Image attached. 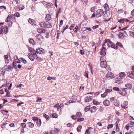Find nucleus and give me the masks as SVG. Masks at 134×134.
I'll return each instance as SVG.
<instances>
[{
  "label": "nucleus",
  "instance_id": "nucleus-21",
  "mask_svg": "<svg viewBox=\"0 0 134 134\" xmlns=\"http://www.w3.org/2000/svg\"><path fill=\"white\" fill-rule=\"evenodd\" d=\"M129 76L132 79H134V73L131 72V73L129 75Z\"/></svg>",
  "mask_w": 134,
  "mask_h": 134
},
{
  "label": "nucleus",
  "instance_id": "nucleus-28",
  "mask_svg": "<svg viewBox=\"0 0 134 134\" xmlns=\"http://www.w3.org/2000/svg\"><path fill=\"white\" fill-rule=\"evenodd\" d=\"M125 86L126 87L129 88H131L132 87L130 83L126 84Z\"/></svg>",
  "mask_w": 134,
  "mask_h": 134
},
{
  "label": "nucleus",
  "instance_id": "nucleus-40",
  "mask_svg": "<svg viewBox=\"0 0 134 134\" xmlns=\"http://www.w3.org/2000/svg\"><path fill=\"white\" fill-rule=\"evenodd\" d=\"M116 45H118L120 47L122 48L123 47V46L122 45L121 43L119 42H117L116 43Z\"/></svg>",
  "mask_w": 134,
  "mask_h": 134
},
{
  "label": "nucleus",
  "instance_id": "nucleus-8",
  "mask_svg": "<svg viewBox=\"0 0 134 134\" xmlns=\"http://www.w3.org/2000/svg\"><path fill=\"white\" fill-rule=\"evenodd\" d=\"M36 53L40 54L44 53L45 52V51L42 48H40L36 50Z\"/></svg>",
  "mask_w": 134,
  "mask_h": 134
},
{
  "label": "nucleus",
  "instance_id": "nucleus-58",
  "mask_svg": "<svg viewBox=\"0 0 134 134\" xmlns=\"http://www.w3.org/2000/svg\"><path fill=\"white\" fill-rule=\"evenodd\" d=\"M84 75L85 76H86L87 78L88 77V73L86 71L85 72Z\"/></svg>",
  "mask_w": 134,
  "mask_h": 134
},
{
  "label": "nucleus",
  "instance_id": "nucleus-32",
  "mask_svg": "<svg viewBox=\"0 0 134 134\" xmlns=\"http://www.w3.org/2000/svg\"><path fill=\"white\" fill-rule=\"evenodd\" d=\"M107 93L105 92L103 94L101 95V96L102 97L104 98L107 96Z\"/></svg>",
  "mask_w": 134,
  "mask_h": 134
},
{
  "label": "nucleus",
  "instance_id": "nucleus-61",
  "mask_svg": "<svg viewBox=\"0 0 134 134\" xmlns=\"http://www.w3.org/2000/svg\"><path fill=\"white\" fill-rule=\"evenodd\" d=\"M80 53L81 55L83 54H84V52L82 50H80Z\"/></svg>",
  "mask_w": 134,
  "mask_h": 134
},
{
  "label": "nucleus",
  "instance_id": "nucleus-64",
  "mask_svg": "<svg viewBox=\"0 0 134 134\" xmlns=\"http://www.w3.org/2000/svg\"><path fill=\"white\" fill-rule=\"evenodd\" d=\"M3 8L4 9H6V8L5 6L3 5L0 6V9H3Z\"/></svg>",
  "mask_w": 134,
  "mask_h": 134
},
{
  "label": "nucleus",
  "instance_id": "nucleus-43",
  "mask_svg": "<svg viewBox=\"0 0 134 134\" xmlns=\"http://www.w3.org/2000/svg\"><path fill=\"white\" fill-rule=\"evenodd\" d=\"M21 125L23 128H25L26 127V124L24 123H21Z\"/></svg>",
  "mask_w": 134,
  "mask_h": 134
},
{
  "label": "nucleus",
  "instance_id": "nucleus-16",
  "mask_svg": "<svg viewBox=\"0 0 134 134\" xmlns=\"http://www.w3.org/2000/svg\"><path fill=\"white\" fill-rule=\"evenodd\" d=\"M45 19L46 20L49 21L51 19V15L49 14H47L46 16Z\"/></svg>",
  "mask_w": 134,
  "mask_h": 134
},
{
  "label": "nucleus",
  "instance_id": "nucleus-19",
  "mask_svg": "<svg viewBox=\"0 0 134 134\" xmlns=\"http://www.w3.org/2000/svg\"><path fill=\"white\" fill-rule=\"evenodd\" d=\"M12 16L11 15H9L7 18V19L5 20V22H8L10 21L11 19V18Z\"/></svg>",
  "mask_w": 134,
  "mask_h": 134
},
{
  "label": "nucleus",
  "instance_id": "nucleus-38",
  "mask_svg": "<svg viewBox=\"0 0 134 134\" xmlns=\"http://www.w3.org/2000/svg\"><path fill=\"white\" fill-rule=\"evenodd\" d=\"M79 29H78V26H76V27L74 29V31L75 32H76L79 30Z\"/></svg>",
  "mask_w": 134,
  "mask_h": 134
},
{
  "label": "nucleus",
  "instance_id": "nucleus-37",
  "mask_svg": "<svg viewBox=\"0 0 134 134\" xmlns=\"http://www.w3.org/2000/svg\"><path fill=\"white\" fill-rule=\"evenodd\" d=\"M91 127L88 128L86 130L85 134L86 133H87L88 134H89L90 133V132L89 131V130L91 129Z\"/></svg>",
  "mask_w": 134,
  "mask_h": 134
},
{
  "label": "nucleus",
  "instance_id": "nucleus-63",
  "mask_svg": "<svg viewBox=\"0 0 134 134\" xmlns=\"http://www.w3.org/2000/svg\"><path fill=\"white\" fill-rule=\"evenodd\" d=\"M118 22L123 23H124V19H120Z\"/></svg>",
  "mask_w": 134,
  "mask_h": 134
},
{
  "label": "nucleus",
  "instance_id": "nucleus-15",
  "mask_svg": "<svg viewBox=\"0 0 134 134\" xmlns=\"http://www.w3.org/2000/svg\"><path fill=\"white\" fill-rule=\"evenodd\" d=\"M37 31L40 33H43L45 32V30L43 29H38Z\"/></svg>",
  "mask_w": 134,
  "mask_h": 134
},
{
  "label": "nucleus",
  "instance_id": "nucleus-51",
  "mask_svg": "<svg viewBox=\"0 0 134 134\" xmlns=\"http://www.w3.org/2000/svg\"><path fill=\"white\" fill-rule=\"evenodd\" d=\"M104 68H106V70L108 71H109L110 70V67H108L107 65L106 66V67H105Z\"/></svg>",
  "mask_w": 134,
  "mask_h": 134
},
{
  "label": "nucleus",
  "instance_id": "nucleus-60",
  "mask_svg": "<svg viewBox=\"0 0 134 134\" xmlns=\"http://www.w3.org/2000/svg\"><path fill=\"white\" fill-rule=\"evenodd\" d=\"M114 104L115 106L117 107H118L119 106V103H118V102H115L114 103Z\"/></svg>",
  "mask_w": 134,
  "mask_h": 134
},
{
  "label": "nucleus",
  "instance_id": "nucleus-26",
  "mask_svg": "<svg viewBox=\"0 0 134 134\" xmlns=\"http://www.w3.org/2000/svg\"><path fill=\"white\" fill-rule=\"evenodd\" d=\"M81 128L82 126L81 125H79L77 128V131L78 132H80Z\"/></svg>",
  "mask_w": 134,
  "mask_h": 134
},
{
  "label": "nucleus",
  "instance_id": "nucleus-54",
  "mask_svg": "<svg viewBox=\"0 0 134 134\" xmlns=\"http://www.w3.org/2000/svg\"><path fill=\"white\" fill-rule=\"evenodd\" d=\"M71 117L72 119H73L74 120H76V119H77V118L76 117V116L74 115H72L71 116Z\"/></svg>",
  "mask_w": 134,
  "mask_h": 134
},
{
  "label": "nucleus",
  "instance_id": "nucleus-27",
  "mask_svg": "<svg viewBox=\"0 0 134 134\" xmlns=\"http://www.w3.org/2000/svg\"><path fill=\"white\" fill-rule=\"evenodd\" d=\"M76 116L77 118V117L82 116V115L81 113L80 112H78L76 113Z\"/></svg>",
  "mask_w": 134,
  "mask_h": 134
},
{
  "label": "nucleus",
  "instance_id": "nucleus-12",
  "mask_svg": "<svg viewBox=\"0 0 134 134\" xmlns=\"http://www.w3.org/2000/svg\"><path fill=\"white\" fill-rule=\"evenodd\" d=\"M28 21L32 25H35L36 24V22L34 20L30 18L29 19Z\"/></svg>",
  "mask_w": 134,
  "mask_h": 134
},
{
  "label": "nucleus",
  "instance_id": "nucleus-41",
  "mask_svg": "<svg viewBox=\"0 0 134 134\" xmlns=\"http://www.w3.org/2000/svg\"><path fill=\"white\" fill-rule=\"evenodd\" d=\"M113 89L114 90L116 91H120L119 89V88H118V87H114L113 88Z\"/></svg>",
  "mask_w": 134,
  "mask_h": 134
},
{
  "label": "nucleus",
  "instance_id": "nucleus-59",
  "mask_svg": "<svg viewBox=\"0 0 134 134\" xmlns=\"http://www.w3.org/2000/svg\"><path fill=\"white\" fill-rule=\"evenodd\" d=\"M16 63L15 62H14L13 63V66L15 68L16 67Z\"/></svg>",
  "mask_w": 134,
  "mask_h": 134
},
{
  "label": "nucleus",
  "instance_id": "nucleus-52",
  "mask_svg": "<svg viewBox=\"0 0 134 134\" xmlns=\"http://www.w3.org/2000/svg\"><path fill=\"white\" fill-rule=\"evenodd\" d=\"M24 86L23 85L21 84H19V85H18L16 86V87L17 88H19V87H23Z\"/></svg>",
  "mask_w": 134,
  "mask_h": 134
},
{
  "label": "nucleus",
  "instance_id": "nucleus-45",
  "mask_svg": "<svg viewBox=\"0 0 134 134\" xmlns=\"http://www.w3.org/2000/svg\"><path fill=\"white\" fill-rule=\"evenodd\" d=\"M4 58L5 61L9 60L8 59V56L7 55H5L4 56Z\"/></svg>",
  "mask_w": 134,
  "mask_h": 134
},
{
  "label": "nucleus",
  "instance_id": "nucleus-49",
  "mask_svg": "<svg viewBox=\"0 0 134 134\" xmlns=\"http://www.w3.org/2000/svg\"><path fill=\"white\" fill-rule=\"evenodd\" d=\"M42 98H39L38 97H37V99L36 101V102H42L41 101Z\"/></svg>",
  "mask_w": 134,
  "mask_h": 134
},
{
  "label": "nucleus",
  "instance_id": "nucleus-25",
  "mask_svg": "<svg viewBox=\"0 0 134 134\" xmlns=\"http://www.w3.org/2000/svg\"><path fill=\"white\" fill-rule=\"evenodd\" d=\"M20 59L21 60L22 62L24 64H26V63L27 61L25 59L23 58H20Z\"/></svg>",
  "mask_w": 134,
  "mask_h": 134
},
{
  "label": "nucleus",
  "instance_id": "nucleus-44",
  "mask_svg": "<svg viewBox=\"0 0 134 134\" xmlns=\"http://www.w3.org/2000/svg\"><path fill=\"white\" fill-rule=\"evenodd\" d=\"M112 91V89H106L105 90V92H107L108 93H109L111 91Z\"/></svg>",
  "mask_w": 134,
  "mask_h": 134
},
{
  "label": "nucleus",
  "instance_id": "nucleus-10",
  "mask_svg": "<svg viewBox=\"0 0 134 134\" xmlns=\"http://www.w3.org/2000/svg\"><path fill=\"white\" fill-rule=\"evenodd\" d=\"M106 77L109 79H112L114 78V75L111 72H109L106 75Z\"/></svg>",
  "mask_w": 134,
  "mask_h": 134
},
{
  "label": "nucleus",
  "instance_id": "nucleus-4",
  "mask_svg": "<svg viewBox=\"0 0 134 134\" xmlns=\"http://www.w3.org/2000/svg\"><path fill=\"white\" fill-rule=\"evenodd\" d=\"M106 47L104 46V44H103L102 45V48L101 50L100 54L105 55L106 54Z\"/></svg>",
  "mask_w": 134,
  "mask_h": 134
},
{
  "label": "nucleus",
  "instance_id": "nucleus-46",
  "mask_svg": "<svg viewBox=\"0 0 134 134\" xmlns=\"http://www.w3.org/2000/svg\"><path fill=\"white\" fill-rule=\"evenodd\" d=\"M129 33L131 36L134 38V32L131 31Z\"/></svg>",
  "mask_w": 134,
  "mask_h": 134
},
{
  "label": "nucleus",
  "instance_id": "nucleus-13",
  "mask_svg": "<svg viewBox=\"0 0 134 134\" xmlns=\"http://www.w3.org/2000/svg\"><path fill=\"white\" fill-rule=\"evenodd\" d=\"M37 38L40 41H42L43 40V37L42 36L39 34H37L36 36Z\"/></svg>",
  "mask_w": 134,
  "mask_h": 134
},
{
  "label": "nucleus",
  "instance_id": "nucleus-3",
  "mask_svg": "<svg viewBox=\"0 0 134 134\" xmlns=\"http://www.w3.org/2000/svg\"><path fill=\"white\" fill-rule=\"evenodd\" d=\"M100 59L101 61L100 64V66L103 68L106 67L107 65L106 61L103 60V57L102 56L100 57Z\"/></svg>",
  "mask_w": 134,
  "mask_h": 134
},
{
  "label": "nucleus",
  "instance_id": "nucleus-5",
  "mask_svg": "<svg viewBox=\"0 0 134 134\" xmlns=\"http://www.w3.org/2000/svg\"><path fill=\"white\" fill-rule=\"evenodd\" d=\"M37 56L36 53H34L32 54L29 53L28 55V57L32 61L34 60L35 58Z\"/></svg>",
  "mask_w": 134,
  "mask_h": 134
},
{
  "label": "nucleus",
  "instance_id": "nucleus-50",
  "mask_svg": "<svg viewBox=\"0 0 134 134\" xmlns=\"http://www.w3.org/2000/svg\"><path fill=\"white\" fill-rule=\"evenodd\" d=\"M29 50L32 53H35L34 52H35V51L34 49L32 48H30Z\"/></svg>",
  "mask_w": 134,
  "mask_h": 134
},
{
  "label": "nucleus",
  "instance_id": "nucleus-47",
  "mask_svg": "<svg viewBox=\"0 0 134 134\" xmlns=\"http://www.w3.org/2000/svg\"><path fill=\"white\" fill-rule=\"evenodd\" d=\"M18 9L20 10H22L24 8V6L22 5V7H21L20 6H18Z\"/></svg>",
  "mask_w": 134,
  "mask_h": 134
},
{
  "label": "nucleus",
  "instance_id": "nucleus-24",
  "mask_svg": "<svg viewBox=\"0 0 134 134\" xmlns=\"http://www.w3.org/2000/svg\"><path fill=\"white\" fill-rule=\"evenodd\" d=\"M51 116L54 118H57L58 117L57 114L55 113H54L52 114Z\"/></svg>",
  "mask_w": 134,
  "mask_h": 134
},
{
  "label": "nucleus",
  "instance_id": "nucleus-53",
  "mask_svg": "<svg viewBox=\"0 0 134 134\" xmlns=\"http://www.w3.org/2000/svg\"><path fill=\"white\" fill-rule=\"evenodd\" d=\"M95 7H93L91 9V10L92 12H93L95 11Z\"/></svg>",
  "mask_w": 134,
  "mask_h": 134
},
{
  "label": "nucleus",
  "instance_id": "nucleus-23",
  "mask_svg": "<svg viewBox=\"0 0 134 134\" xmlns=\"http://www.w3.org/2000/svg\"><path fill=\"white\" fill-rule=\"evenodd\" d=\"M37 124L38 126H40L41 124V122L40 119H39L38 120L36 121Z\"/></svg>",
  "mask_w": 134,
  "mask_h": 134
},
{
  "label": "nucleus",
  "instance_id": "nucleus-35",
  "mask_svg": "<svg viewBox=\"0 0 134 134\" xmlns=\"http://www.w3.org/2000/svg\"><path fill=\"white\" fill-rule=\"evenodd\" d=\"M43 116L47 120H48L49 119V116L48 115H46V114H44Z\"/></svg>",
  "mask_w": 134,
  "mask_h": 134
},
{
  "label": "nucleus",
  "instance_id": "nucleus-39",
  "mask_svg": "<svg viewBox=\"0 0 134 134\" xmlns=\"http://www.w3.org/2000/svg\"><path fill=\"white\" fill-rule=\"evenodd\" d=\"M116 100V98L115 97H113L110 98V101L111 102H113Z\"/></svg>",
  "mask_w": 134,
  "mask_h": 134
},
{
  "label": "nucleus",
  "instance_id": "nucleus-55",
  "mask_svg": "<svg viewBox=\"0 0 134 134\" xmlns=\"http://www.w3.org/2000/svg\"><path fill=\"white\" fill-rule=\"evenodd\" d=\"M124 11V10L122 9H121L119 10L118 11V13H122Z\"/></svg>",
  "mask_w": 134,
  "mask_h": 134
},
{
  "label": "nucleus",
  "instance_id": "nucleus-14",
  "mask_svg": "<svg viewBox=\"0 0 134 134\" xmlns=\"http://www.w3.org/2000/svg\"><path fill=\"white\" fill-rule=\"evenodd\" d=\"M103 104L105 106H108L110 104V102L109 100L106 99L104 101Z\"/></svg>",
  "mask_w": 134,
  "mask_h": 134
},
{
  "label": "nucleus",
  "instance_id": "nucleus-34",
  "mask_svg": "<svg viewBox=\"0 0 134 134\" xmlns=\"http://www.w3.org/2000/svg\"><path fill=\"white\" fill-rule=\"evenodd\" d=\"M77 121L79 122L83 121L84 120V118H77Z\"/></svg>",
  "mask_w": 134,
  "mask_h": 134
},
{
  "label": "nucleus",
  "instance_id": "nucleus-18",
  "mask_svg": "<svg viewBox=\"0 0 134 134\" xmlns=\"http://www.w3.org/2000/svg\"><path fill=\"white\" fill-rule=\"evenodd\" d=\"M119 76L121 78H122L125 77V73L121 72L119 74Z\"/></svg>",
  "mask_w": 134,
  "mask_h": 134
},
{
  "label": "nucleus",
  "instance_id": "nucleus-29",
  "mask_svg": "<svg viewBox=\"0 0 134 134\" xmlns=\"http://www.w3.org/2000/svg\"><path fill=\"white\" fill-rule=\"evenodd\" d=\"M4 30H3V31H4V32L5 34H7L8 31V28L7 26H5L4 27Z\"/></svg>",
  "mask_w": 134,
  "mask_h": 134
},
{
  "label": "nucleus",
  "instance_id": "nucleus-48",
  "mask_svg": "<svg viewBox=\"0 0 134 134\" xmlns=\"http://www.w3.org/2000/svg\"><path fill=\"white\" fill-rule=\"evenodd\" d=\"M14 15L17 17H18L20 16V14L19 13L17 12L15 13Z\"/></svg>",
  "mask_w": 134,
  "mask_h": 134
},
{
  "label": "nucleus",
  "instance_id": "nucleus-1",
  "mask_svg": "<svg viewBox=\"0 0 134 134\" xmlns=\"http://www.w3.org/2000/svg\"><path fill=\"white\" fill-rule=\"evenodd\" d=\"M105 14H106V11H104V12L102 9H99L97 11L96 16L97 17H99L101 16L103 14V16H104V17H105L106 15Z\"/></svg>",
  "mask_w": 134,
  "mask_h": 134
},
{
  "label": "nucleus",
  "instance_id": "nucleus-2",
  "mask_svg": "<svg viewBox=\"0 0 134 134\" xmlns=\"http://www.w3.org/2000/svg\"><path fill=\"white\" fill-rule=\"evenodd\" d=\"M40 25L42 27L46 28H50L52 26L51 24L48 21L41 22L40 23Z\"/></svg>",
  "mask_w": 134,
  "mask_h": 134
},
{
  "label": "nucleus",
  "instance_id": "nucleus-62",
  "mask_svg": "<svg viewBox=\"0 0 134 134\" xmlns=\"http://www.w3.org/2000/svg\"><path fill=\"white\" fill-rule=\"evenodd\" d=\"M74 24H72L69 27V29L70 30H72V29L74 27Z\"/></svg>",
  "mask_w": 134,
  "mask_h": 134
},
{
  "label": "nucleus",
  "instance_id": "nucleus-22",
  "mask_svg": "<svg viewBox=\"0 0 134 134\" xmlns=\"http://www.w3.org/2000/svg\"><path fill=\"white\" fill-rule=\"evenodd\" d=\"M29 42L31 44H32L33 45H34L35 44V43L34 42V41L33 39H32L31 38L29 39Z\"/></svg>",
  "mask_w": 134,
  "mask_h": 134
},
{
  "label": "nucleus",
  "instance_id": "nucleus-56",
  "mask_svg": "<svg viewBox=\"0 0 134 134\" xmlns=\"http://www.w3.org/2000/svg\"><path fill=\"white\" fill-rule=\"evenodd\" d=\"M63 20H61L60 21V24L59 25V26L61 27L62 26L63 24Z\"/></svg>",
  "mask_w": 134,
  "mask_h": 134
},
{
  "label": "nucleus",
  "instance_id": "nucleus-42",
  "mask_svg": "<svg viewBox=\"0 0 134 134\" xmlns=\"http://www.w3.org/2000/svg\"><path fill=\"white\" fill-rule=\"evenodd\" d=\"M113 124H109L108 125L107 128L108 129H109L112 128L113 127Z\"/></svg>",
  "mask_w": 134,
  "mask_h": 134
},
{
  "label": "nucleus",
  "instance_id": "nucleus-30",
  "mask_svg": "<svg viewBox=\"0 0 134 134\" xmlns=\"http://www.w3.org/2000/svg\"><path fill=\"white\" fill-rule=\"evenodd\" d=\"M123 34L122 32H119L118 34V37L120 39H122V38Z\"/></svg>",
  "mask_w": 134,
  "mask_h": 134
},
{
  "label": "nucleus",
  "instance_id": "nucleus-6",
  "mask_svg": "<svg viewBox=\"0 0 134 134\" xmlns=\"http://www.w3.org/2000/svg\"><path fill=\"white\" fill-rule=\"evenodd\" d=\"M127 89L126 88H124L122 90H120L119 93L122 96H125L126 94Z\"/></svg>",
  "mask_w": 134,
  "mask_h": 134
},
{
  "label": "nucleus",
  "instance_id": "nucleus-17",
  "mask_svg": "<svg viewBox=\"0 0 134 134\" xmlns=\"http://www.w3.org/2000/svg\"><path fill=\"white\" fill-rule=\"evenodd\" d=\"M104 7L105 9L106 10L105 11L106 12L109 10V7L107 4H105L104 5Z\"/></svg>",
  "mask_w": 134,
  "mask_h": 134
},
{
  "label": "nucleus",
  "instance_id": "nucleus-9",
  "mask_svg": "<svg viewBox=\"0 0 134 134\" xmlns=\"http://www.w3.org/2000/svg\"><path fill=\"white\" fill-rule=\"evenodd\" d=\"M107 43V45L109 47L113 43L109 39H106L105 40L104 43V46L106 47V46L105 45V44L106 43Z\"/></svg>",
  "mask_w": 134,
  "mask_h": 134
},
{
  "label": "nucleus",
  "instance_id": "nucleus-31",
  "mask_svg": "<svg viewBox=\"0 0 134 134\" xmlns=\"http://www.w3.org/2000/svg\"><path fill=\"white\" fill-rule=\"evenodd\" d=\"M4 27L3 26H2L0 29V35L1 34H2L3 33V29Z\"/></svg>",
  "mask_w": 134,
  "mask_h": 134
},
{
  "label": "nucleus",
  "instance_id": "nucleus-11",
  "mask_svg": "<svg viewBox=\"0 0 134 134\" xmlns=\"http://www.w3.org/2000/svg\"><path fill=\"white\" fill-rule=\"evenodd\" d=\"M92 97L90 96H88L85 98V102H89L92 100Z\"/></svg>",
  "mask_w": 134,
  "mask_h": 134
},
{
  "label": "nucleus",
  "instance_id": "nucleus-57",
  "mask_svg": "<svg viewBox=\"0 0 134 134\" xmlns=\"http://www.w3.org/2000/svg\"><path fill=\"white\" fill-rule=\"evenodd\" d=\"M81 1L85 4H87V0H81Z\"/></svg>",
  "mask_w": 134,
  "mask_h": 134
},
{
  "label": "nucleus",
  "instance_id": "nucleus-20",
  "mask_svg": "<svg viewBox=\"0 0 134 134\" xmlns=\"http://www.w3.org/2000/svg\"><path fill=\"white\" fill-rule=\"evenodd\" d=\"M27 125L28 126L30 127H33L34 126V124L33 123L31 122H29L27 123Z\"/></svg>",
  "mask_w": 134,
  "mask_h": 134
},
{
  "label": "nucleus",
  "instance_id": "nucleus-33",
  "mask_svg": "<svg viewBox=\"0 0 134 134\" xmlns=\"http://www.w3.org/2000/svg\"><path fill=\"white\" fill-rule=\"evenodd\" d=\"M32 119L34 121H38L39 119H38L37 117H33L32 118Z\"/></svg>",
  "mask_w": 134,
  "mask_h": 134
},
{
  "label": "nucleus",
  "instance_id": "nucleus-7",
  "mask_svg": "<svg viewBox=\"0 0 134 134\" xmlns=\"http://www.w3.org/2000/svg\"><path fill=\"white\" fill-rule=\"evenodd\" d=\"M5 70L8 71H10L12 70L13 67L11 65H7L4 66Z\"/></svg>",
  "mask_w": 134,
  "mask_h": 134
},
{
  "label": "nucleus",
  "instance_id": "nucleus-36",
  "mask_svg": "<svg viewBox=\"0 0 134 134\" xmlns=\"http://www.w3.org/2000/svg\"><path fill=\"white\" fill-rule=\"evenodd\" d=\"M90 109V107L89 106H87L85 109V111H88Z\"/></svg>",
  "mask_w": 134,
  "mask_h": 134
}]
</instances>
